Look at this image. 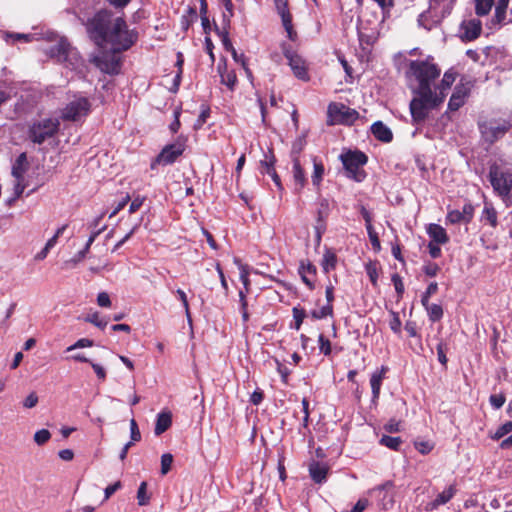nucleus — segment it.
<instances>
[{"mask_svg": "<svg viewBox=\"0 0 512 512\" xmlns=\"http://www.w3.org/2000/svg\"><path fill=\"white\" fill-rule=\"evenodd\" d=\"M440 75L441 69L431 58L409 62L406 79L414 95L409 106L414 122H423L431 110L444 102L457 74L449 69L441 79Z\"/></svg>", "mask_w": 512, "mask_h": 512, "instance_id": "f257e3e1", "label": "nucleus"}, {"mask_svg": "<svg viewBox=\"0 0 512 512\" xmlns=\"http://www.w3.org/2000/svg\"><path fill=\"white\" fill-rule=\"evenodd\" d=\"M87 30L98 45L106 42L114 52L129 49L137 40V33L130 30L121 17L110 22L107 11L98 12L87 25Z\"/></svg>", "mask_w": 512, "mask_h": 512, "instance_id": "f03ea898", "label": "nucleus"}, {"mask_svg": "<svg viewBox=\"0 0 512 512\" xmlns=\"http://www.w3.org/2000/svg\"><path fill=\"white\" fill-rule=\"evenodd\" d=\"M456 0H428V8L419 15L418 23L426 30L438 25L450 15Z\"/></svg>", "mask_w": 512, "mask_h": 512, "instance_id": "7ed1b4c3", "label": "nucleus"}, {"mask_svg": "<svg viewBox=\"0 0 512 512\" xmlns=\"http://www.w3.org/2000/svg\"><path fill=\"white\" fill-rule=\"evenodd\" d=\"M47 54L57 62L65 64L71 70H79L83 65V59L78 51L71 47L64 38L58 39L56 44L48 49Z\"/></svg>", "mask_w": 512, "mask_h": 512, "instance_id": "20e7f679", "label": "nucleus"}, {"mask_svg": "<svg viewBox=\"0 0 512 512\" xmlns=\"http://www.w3.org/2000/svg\"><path fill=\"white\" fill-rule=\"evenodd\" d=\"M495 0H475V12L478 16H485L490 11ZM510 0H496L494 21L499 25L512 22V7L508 11Z\"/></svg>", "mask_w": 512, "mask_h": 512, "instance_id": "39448f33", "label": "nucleus"}, {"mask_svg": "<svg viewBox=\"0 0 512 512\" xmlns=\"http://www.w3.org/2000/svg\"><path fill=\"white\" fill-rule=\"evenodd\" d=\"M346 175L357 182L365 179L366 173L363 166L367 162V156L360 151H347L340 155Z\"/></svg>", "mask_w": 512, "mask_h": 512, "instance_id": "423d86ee", "label": "nucleus"}, {"mask_svg": "<svg viewBox=\"0 0 512 512\" xmlns=\"http://www.w3.org/2000/svg\"><path fill=\"white\" fill-rule=\"evenodd\" d=\"M59 129V120L57 118H45L39 120L30 127V139L34 143L41 144L46 139L54 136Z\"/></svg>", "mask_w": 512, "mask_h": 512, "instance_id": "0eeeda50", "label": "nucleus"}, {"mask_svg": "<svg viewBox=\"0 0 512 512\" xmlns=\"http://www.w3.org/2000/svg\"><path fill=\"white\" fill-rule=\"evenodd\" d=\"M489 179L495 192L505 198L510 195L512 190V173L508 170H501L493 166L489 171Z\"/></svg>", "mask_w": 512, "mask_h": 512, "instance_id": "6e6552de", "label": "nucleus"}, {"mask_svg": "<svg viewBox=\"0 0 512 512\" xmlns=\"http://www.w3.org/2000/svg\"><path fill=\"white\" fill-rule=\"evenodd\" d=\"M186 141V137L179 136L174 143L166 145L152 163L151 168H154L155 164L166 166L174 163L183 154Z\"/></svg>", "mask_w": 512, "mask_h": 512, "instance_id": "1a4fd4ad", "label": "nucleus"}, {"mask_svg": "<svg viewBox=\"0 0 512 512\" xmlns=\"http://www.w3.org/2000/svg\"><path fill=\"white\" fill-rule=\"evenodd\" d=\"M90 109V101L86 97L77 96L64 107L62 118L69 121H79L89 114Z\"/></svg>", "mask_w": 512, "mask_h": 512, "instance_id": "9d476101", "label": "nucleus"}, {"mask_svg": "<svg viewBox=\"0 0 512 512\" xmlns=\"http://www.w3.org/2000/svg\"><path fill=\"white\" fill-rule=\"evenodd\" d=\"M328 124H352L358 117V113L344 104L331 103L328 106Z\"/></svg>", "mask_w": 512, "mask_h": 512, "instance_id": "9b49d317", "label": "nucleus"}, {"mask_svg": "<svg viewBox=\"0 0 512 512\" xmlns=\"http://www.w3.org/2000/svg\"><path fill=\"white\" fill-rule=\"evenodd\" d=\"M29 168L27 156L25 153H21L15 160L12 166V176L14 177V199L21 196L27 187V181L25 174Z\"/></svg>", "mask_w": 512, "mask_h": 512, "instance_id": "f8f14e48", "label": "nucleus"}, {"mask_svg": "<svg viewBox=\"0 0 512 512\" xmlns=\"http://www.w3.org/2000/svg\"><path fill=\"white\" fill-rule=\"evenodd\" d=\"M479 129L484 140L493 143L505 135L509 124L506 121L489 120L479 123Z\"/></svg>", "mask_w": 512, "mask_h": 512, "instance_id": "ddd939ff", "label": "nucleus"}, {"mask_svg": "<svg viewBox=\"0 0 512 512\" xmlns=\"http://www.w3.org/2000/svg\"><path fill=\"white\" fill-rule=\"evenodd\" d=\"M102 53L94 58L95 65L104 73L117 74L120 69V58L115 54Z\"/></svg>", "mask_w": 512, "mask_h": 512, "instance_id": "4468645a", "label": "nucleus"}, {"mask_svg": "<svg viewBox=\"0 0 512 512\" xmlns=\"http://www.w3.org/2000/svg\"><path fill=\"white\" fill-rule=\"evenodd\" d=\"M482 23L477 18L465 19L460 26L461 38L464 41H473L480 36Z\"/></svg>", "mask_w": 512, "mask_h": 512, "instance_id": "2eb2a0df", "label": "nucleus"}, {"mask_svg": "<svg viewBox=\"0 0 512 512\" xmlns=\"http://www.w3.org/2000/svg\"><path fill=\"white\" fill-rule=\"evenodd\" d=\"M329 213H330V203H329L328 199H326V198L319 199L318 204H317V211H316L317 219H316V224H315V231H316V236H317L318 241H320L321 236L326 229L325 221H326L327 217L329 216Z\"/></svg>", "mask_w": 512, "mask_h": 512, "instance_id": "dca6fc26", "label": "nucleus"}, {"mask_svg": "<svg viewBox=\"0 0 512 512\" xmlns=\"http://www.w3.org/2000/svg\"><path fill=\"white\" fill-rule=\"evenodd\" d=\"M394 487V483L392 481H386L383 484H380L373 489L369 490V494L378 493V497L380 498V506L382 509L387 510L391 508L394 504V499L389 491Z\"/></svg>", "mask_w": 512, "mask_h": 512, "instance_id": "f3484780", "label": "nucleus"}, {"mask_svg": "<svg viewBox=\"0 0 512 512\" xmlns=\"http://www.w3.org/2000/svg\"><path fill=\"white\" fill-rule=\"evenodd\" d=\"M469 93L470 87L468 84L461 83L456 85L448 102L449 110L457 111L460 107H462Z\"/></svg>", "mask_w": 512, "mask_h": 512, "instance_id": "a211bd4d", "label": "nucleus"}, {"mask_svg": "<svg viewBox=\"0 0 512 512\" xmlns=\"http://www.w3.org/2000/svg\"><path fill=\"white\" fill-rule=\"evenodd\" d=\"M285 56L294 75L300 80L307 81L309 76L305 60L299 55L290 52L285 53Z\"/></svg>", "mask_w": 512, "mask_h": 512, "instance_id": "6ab92c4d", "label": "nucleus"}, {"mask_svg": "<svg viewBox=\"0 0 512 512\" xmlns=\"http://www.w3.org/2000/svg\"><path fill=\"white\" fill-rule=\"evenodd\" d=\"M474 207L472 204H465L462 210H451L448 212L446 220L451 224L468 223L473 218Z\"/></svg>", "mask_w": 512, "mask_h": 512, "instance_id": "aec40b11", "label": "nucleus"}, {"mask_svg": "<svg viewBox=\"0 0 512 512\" xmlns=\"http://www.w3.org/2000/svg\"><path fill=\"white\" fill-rule=\"evenodd\" d=\"M328 471L329 467L324 463L312 462L309 465V473L311 478L314 482L319 484L326 481Z\"/></svg>", "mask_w": 512, "mask_h": 512, "instance_id": "412c9836", "label": "nucleus"}, {"mask_svg": "<svg viewBox=\"0 0 512 512\" xmlns=\"http://www.w3.org/2000/svg\"><path fill=\"white\" fill-rule=\"evenodd\" d=\"M371 132L376 139L382 142L389 143L392 141V131L381 121H377L371 126Z\"/></svg>", "mask_w": 512, "mask_h": 512, "instance_id": "4be33fe9", "label": "nucleus"}, {"mask_svg": "<svg viewBox=\"0 0 512 512\" xmlns=\"http://www.w3.org/2000/svg\"><path fill=\"white\" fill-rule=\"evenodd\" d=\"M217 69L221 77V83L227 86L230 90H233L237 83L235 72L227 69L226 62L220 63Z\"/></svg>", "mask_w": 512, "mask_h": 512, "instance_id": "5701e85b", "label": "nucleus"}, {"mask_svg": "<svg viewBox=\"0 0 512 512\" xmlns=\"http://www.w3.org/2000/svg\"><path fill=\"white\" fill-rule=\"evenodd\" d=\"M387 368L382 367L381 370L376 371L372 374L370 379V385L372 389V401L376 402L380 395V389L382 381L384 379Z\"/></svg>", "mask_w": 512, "mask_h": 512, "instance_id": "b1692460", "label": "nucleus"}, {"mask_svg": "<svg viewBox=\"0 0 512 512\" xmlns=\"http://www.w3.org/2000/svg\"><path fill=\"white\" fill-rule=\"evenodd\" d=\"M172 424V414L170 411H162L157 415L154 433L159 436L163 434Z\"/></svg>", "mask_w": 512, "mask_h": 512, "instance_id": "393cba45", "label": "nucleus"}, {"mask_svg": "<svg viewBox=\"0 0 512 512\" xmlns=\"http://www.w3.org/2000/svg\"><path fill=\"white\" fill-rule=\"evenodd\" d=\"M427 233L433 243L445 244L449 240L445 229L438 224H430L427 228Z\"/></svg>", "mask_w": 512, "mask_h": 512, "instance_id": "a878e982", "label": "nucleus"}, {"mask_svg": "<svg viewBox=\"0 0 512 512\" xmlns=\"http://www.w3.org/2000/svg\"><path fill=\"white\" fill-rule=\"evenodd\" d=\"M456 493V488L454 485L448 486L445 490L439 493L436 498L429 503L431 509H437L439 506L445 505L448 503Z\"/></svg>", "mask_w": 512, "mask_h": 512, "instance_id": "bb28decb", "label": "nucleus"}, {"mask_svg": "<svg viewBox=\"0 0 512 512\" xmlns=\"http://www.w3.org/2000/svg\"><path fill=\"white\" fill-rule=\"evenodd\" d=\"M274 156L265 155V159L261 161L262 172L271 176L275 184L281 188L280 178L274 169Z\"/></svg>", "mask_w": 512, "mask_h": 512, "instance_id": "cd10ccee", "label": "nucleus"}, {"mask_svg": "<svg viewBox=\"0 0 512 512\" xmlns=\"http://www.w3.org/2000/svg\"><path fill=\"white\" fill-rule=\"evenodd\" d=\"M299 273L303 282L309 287H313L314 276L316 273V268L310 262H302L299 268Z\"/></svg>", "mask_w": 512, "mask_h": 512, "instance_id": "c85d7f7f", "label": "nucleus"}, {"mask_svg": "<svg viewBox=\"0 0 512 512\" xmlns=\"http://www.w3.org/2000/svg\"><path fill=\"white\" fill-rule=\"evenodd\" d=\"M293 178L295 181V184L298 186L299 189H302L306 184V176L305 172L302 169L300 165V161L298 157H295L293 159Z\"/></svg>", "mask_w": 512, "mask_h": 512, "instance_id": "c756f323", "label": "nucleus"}, {"mask_svg": "<svg viewBox=\"0 0 512 512\" xmlns=\"http://www.w3.org/2000/svg\"><path fill=\"white\" fill-rule=\"evenodd\" d=\"M325 168L324 165L317 160L316 157L313 158V173L311 176V180L314 186L319 187L323 176H324Z\"/></svg>", "mask_w": 512, "mask_h": 512, "instance_id": "7c9ffc66", "label": "nucleus"}, {"mask_svg": "<svg viewBox=\"0 0 512 512\" xmlns=\"http://www.w3.org/2000/svg\"><path fill=\"white\" fill-rule=\"evenodd\" d=\"M425 310L427 311L428 317L432 322L439 321L443 316V309L438 304H430L427 303L423 305Z\"/></svg>", "mask_w": 512, "mask_h": 512, "instance_id": "2f4dec72", "label": "nucleus"}, {"mask_svg": "<svg viewBox=\"0 0 512 512\" xmlns=\"http://www.w3.org/2000/svg\"><path fill=\"white\" fill-rule=\"evenodd\" d=\"M482 218L486 220L492 227L497 225V212L491 204L485 203Z\"/></svg>", "mask_w": 512, "mask_h": 512, "instance_id": "473e14b6", "label": "nucleus"}, {"mask_svg": "<svg viewBox=\"0 0 512 512\" xmlns=\"http://www.w3.org/2000/svg\"><path fill=\"white\" fill-rule=\"evenodd\" d=\"M402 442L403 441L400 437H392V436H387V435H383L380 439L381 445H384L387 448L395 450V451H397L400 448Z\"/></svg>", "mask_w": 512, "mask_h": 512, "instance_id": "72a5a7b5", "label": "nucleus"}, {"mask_svg": "<svg viewBox=\"0 0 512 512\" xmlns=\"http://www.w3.org/2000/svg\"><path fill=\"white\" fill-rule=\"evenodd\" d=\"M336 255L327 250L324 255H323V259H322V267L324 269L325 272H329L330 270L334 269L335 268V265H336Z\"/></svg>", "mask_w": 512, "mask_h": 512, "instance_id": "f704fd0d", "label": "nucleus"}, {"mask_svg": "<svg viewBox=\"0 0 512 512\" xmlns=\"http://www.w3.org/2000/svg\"><path fill=\"white\" fill-rule=\"evenodd\" d=\"M510 432H512V421H507L498 427V429L493 434H491L490 437L493 440H499Z\"/></svg>", "mask_w": 512, "mask_h": 512, "instance_id": "c9c22d12", "label": "nucleus"}, {"mask_svg": "<svg viewBox=\"0 0 512 512\" xmlns=\"http://www.w3.org/2000/svg\"><path fill=\"white\" fill-rule=\"evenodd\" d=\"M87 256L80 251H78L72 258L64 261L63 268L64 269H73L75 268L79 263H81Z\"/></svg>", "mask_w": 512, "mask_h": 512, "instance_id": "e433bc0d", "label": "nucleus"}, {"mask_svg": "<svg viewBox=\"0 0 512 512\" xmlns=\"http://www.w3.org/2000/svg\"><path fill=\"white\" fill-rule=\"evenodd\" d=\"M231 53V56L232 58L234 59V61L236 63H239L245 70V73L247 75L248 78H252V72L251 70L247 67V63H246V58L244 56V54H238V52L236 51V49H232L231 51H229Z\"/></svg>", "mask_w": 512, "mask_h": 512, "instance_id": "4c0bfd02", "label": "nucleus"}, {"mask_svg": "<svg viewBox=\"0 0 512 512\" xmlns=\"http://www.w3.org/2000/svg\"><path fill=\"white\" fill-rule=\"evenodd\" d=\"M332 313H333V306H332V304L327 303L326 305L322 306L321 308L313 310L311 312V315L315 319H322V318L332 315Z\"/></svg>", "mask_w": 512, "mask_h": 512, "instance_id": "58836bf2", "label": "nucleus"}, {"mask_svg": "<svg viewBox=\"0 0 512 512\" xmlns=\"http://www.w3.org/2000/svg\"><path fill=\"white\" fill-rule=\"evenodd\" d=\"M138 505L145 506L149 503V496L147 495V483L142 482L137 491Z\"/></svg>", "mask_w": 512, "mask_h": 512, "instance_id": "ea45409f", "label": "nucleus"}, {"mask_svg": "<svg viewBox=\"0 0 512 512\" xmlns=\"http://www.w3.org/2000/svg\"><path fill=\"white\" fill-rule=\"evenodd\" d=\"M414 447L419 453L426 455L433 450L434 444L430 441H415Z\"/></svg>", "mask_w": 512, "mask_h": 512, "instance_id": "a19ab883", "label": "nucleus"}, {"mask_svg": "<svg viewBox=\"0 0 512 512\" xmlns=\"http://www.w3.org/2000/svg\"><path fill=\"white\" fill-rule=\"evenodd\" d=\"M85 321H87L89 323H92V324H94L95 326H97V327H99L101 329H104L107 326V324H108L107 320L100 318L98 312H94L93 314L88 315L85 318Z\"/></svg>", "mask_w": 512, "mask_h": 512, "instance_id": "79ce46f5", "label": "nucleus"}, {"mask_svg": "<svg viewBox=\"0 0 512 512\" xmlns=\"http://www.w3.org/2000/svg\"><path fill=\"white\" fill-rule=\"evenodd\" d=\"M50 438H51V433L47 429L38 430L34 434V441L38 445L45 444L46 442L49 441Z\"/></svg>", "mask_w": 512, "mask_h": 512, "instance_id": "37998d69", "label": "nucleus"}, {"mask_svg": "<svg viewBox=\"0 0 512 512\" xmlns=\"http://www.w3.org/2000/svg\"><path fill=\"white\" fill-rule=\"evenodd\" d=\"M173 462V456L169 453H165L161 456V474L166 475L170 469Z\"/></svg>", "mask_w": 512, "mask_h": 512, "instance_id": "c03bdc74", "label": "nucleus"}, {"mask_svg": "<svg viewBox=\"0 0 512 512\" xmlns=\"http://www.w3.org/2000/svg\"><path fill=\"white\" fill-rule=\"evenodd\" d=\"M305 316H306V314L303 309H300L298 307L293 308L294 328L296 330L300 329Z\"/></svg>", "mask_w": 512, "mask_h": 512, "instance_id": "a18cd8bd", "label": "nucleus"}, {"mask_svg": "<svg viewBox=\"0 0 512 512\" xmlns=\"http://www.w3.org/2000/svg\"><path fill=\"white\" fill-rule=\"evenodd\" d=\"M366 230H367L370 242H371V244L373 246V249L375 251H379L380 248H381V245H380V241H379L378 235L375 232L373 226L369 225V227H366Z\"/></svg>", "mask_w": 512, "mask_h": 512, "instance_id": "49530a36", "label": "nucleus"}, {"mask_svg": "<svg viewBox=\"0 0 512 512\" xmlns=\"http://www.w3.org/2000/svg\"><path fill=\"white\" fill-rule=\"evenodd\" d=\"M437 290H438V284L436 282L430 283L429 286L427 287L426 291L422 295V298H421L422 305H426L427 303H429V298L433 294H435L437 292Z\"/></svg>", "mask_w": 512, "mask_h": 512, "instance_id": "de8ad7c7", "label": "nucleus"}, {"mask_svg": "<svg viewBox=\"0 0 512 512\" xmlns=\"http://www.w3.org/2000/svg\"><path fill=\"white\" fill-rule=\"evenodd\" d=\"M282 23H283V26H284V28H285V30L287 32L288 38L290 40H294L295 37H296V33L293 30L291 15H286L285 18H282Z\"/></svg>", "mask_w": 512, "mask_h": 512, "instance_id": "09e8293b", "label": "nucleus"}, {"mask_svg": "<svg viewBox=\"0 0 512 512\" xmlns=\"http://www.w3.org/2000/svg\"><path fill=\"white\" fill-rule=\"evenodd\" d=\"M176 294L183 305V308L185 310V314H186L188 321L191 322L190 309H189V304H188L186 293L182 289H177Z\"/></svg>", "mask_w": 512, "mask_h": 512, "instance_id": "8fccbe9b", "label": "nucleus"}, {"mask_svg": "<svg viewBox=\"0 0 512 512\" xmlns=\"http://www.w3.org/2000/svg\"><path fill=\"white\" fill-rule=\"evenodd\" d=\"M221 2L225 8V12L223 13L224 21L229 24L230 18L233 16V3L231 0H221Z\"/></svg>", "mask_w": 512, "mask_h": 512, "instance_id": "3c124183", "label": "nucleus"}, {"mask_svg": "<svg viewBox=\"0 0 512 512\" xmlns=\"http://www.w3.org/2000/svg\"><path fill=\"white\" fill-rule=\"evenodd\" d=\"M6 39H12V42H16V41H24V42H29L33 39V35L32 34H23V33H10V34H6Z\"/></svg>", "mask_w": 512, "mask_h": 512, "instance_id": "603ef678", "label": "nucleus"}, {"mask_svg": "<svg viewBox=\"0 0 512 512\" xmlns=\"http://www.w3.org/2000/svg\"><path fill=\"white\" fill-rule=\"evenodd\" d=\"M318 343L319 349L324 355H329L331 353V343L322 334L319 335Z\"/></svg>", "mask_w": 512, "mask_h": 512, "instance_id": "864d4df0", "label": "nucleus"}, {"mask_svg": "<svg viewBox=\"0 0 512 512\" xmlns=\"http://www.w3.org/2000/svg\"><path fill=\"white\" fill-rule=\"evenodd\" d=\"M130 434H131V441L132 443L138 442L141 439V433L139 431L138 425L135 421V419L130 420Z\"/></svg>", "mask_w": 512, "mask_h": 512, "instance_id": "5fc2aeb1", "label": "nucleus"}, {"mask_svg": "<svg viewBox=\"0 0 512 512\" xmlns=\"http://www.w3.org/2000/svg\"><path fill=\"white\" fill-rule=\"evenodd\" d=\"M274 2H275L276 9H277L279 15L281 16V19L285 18L286 15H291L287 8V6H288L287 0H274Z\"/></svg>", "mask_w": 512, "mask_h": 512, "instance_id": "6e6d98bb", "label": "nucleus"}, {"mask_svg": "<svg viewBox=\"0 0 512 512\" xmlns=\"http://www.w3.org/2000/svg\"><path fill=\"white\" fill-rule=\"evenodd\" d=\"M391 315H392V319L389 322V326L393 332L400 333L402 323L399 318V315L396 312H391Z\"/></svg>", "mask_w": 512, "mask_h": 512, "instance_id": "4d7b16f0", "label": "nucleus"}, {"mask_svg": "<svg viewBox=\"0 0 512 512\" xmlns=\"http://www.w3.org/2000/svg\"><path fill=\"white\" fill-rule=\"evenodd\" d=\"M93 345V341L87 338H81L78 341H76L73 345L69 346L67 348V351H72L79 348H86L91 347Z\"/></svg>", "mask_w": 512, "mask_h": 512, "instance_id": "13d9d810", "label": "nucleus"}, {"mask_svg": "<svg viewBox=\"0 0 512 512\" xmlns=\"http://www.w3.org/2000/svg\"><path fill=\"white\" fill-rule=\"evenodd\" d=\"M505 400L506 399H505L504 395H502V394H493L489 398L490 404L495 409H500L504 405Z\"/></svg>", "mask_w": 512, "mask_h": 512, "instance_id": "bf43d9fd", "label": "nucleus"}, {"mask_svg": "<svg viewBox=\"0 0 512 512\" xmlns=\"http://www.w3.org/2000/svg\"><path fill=\"white\" fill-rule=\"evenodd\" d=\"M122 487L120 481H117L109 486H107L104 490V501L108 500L116 491H118Z\"/></svg>", "mask_w": 512, "mask_h": 512, "instance_id": "052dcab7", "label": "nucleus"}, {"mask_svg": "<svg viewBox=\"0 0 512 512\" xmlns=\"http://www.w3.org/2000/svg\"><path fill=\"white\" fill-rule=\"evenodd\" d=\"M38 403V396L35 392H31L23 401V406L27 409L35 407Z\"/></svg>", "mask_w": 512, "mask_h": 512, "instance_id": "680f3d73", "label": "nucleus"}, {"mask_svg": "<svg viewBox=\"0 0 512 512\" xmlns=\"http://www.w3.org/2000/svg\"><path fill=\"white\" fill-rule=\"evenodd\" d=\"M440 268L436 263L429 262L423 267V271L427 276L434 277L438 274Z\"/></svg>", "mask_w": 512, "mask_h": 512, "instance_id": "e2e57ef3", "label": "nucleus"}, {"mask_svg": "<svg viewBox=\"0 0 512 512\" xmlns=\"http://www.w3.org/2000/svg\"><path fill=\"white\" fill-rule=\"evenodd\" d=\"M97 304L100 307L108 308L111 306V300L107 292H100L97 295Z\"/></svg>", "mask_w": 512, "mask_h": 512, "instance_id": "0e129e2a", "label": "nucleus"}, {"mask_svg": "<svg viewBox=\"0 0 512 512\" xmlns=\"http://www.w3.org/2000/svg\"><path fill=\"white\" fill-rule=\"evenodd\" d=\"M275 364L277 371L281 375L282 381L286 383L288 380V376L290 375V370L286 366L281 364L277 359L275 360Z\"/></svg>", "mask_w": 512, "mask_h": 512, "instance_id": "69168bd1", "label": "nucleus"}, {"mask_svg": "<svg viewBox=\"0 0 512 512\" xmlns=\"http://www.w3.org/2000/svg\"><path fill=\"white\" fill-rule=\"evenodd\" d=\"M367 274L371 280V282L376 285L378 279L377 267L375 264H369L366 267Z\"/></svg>", "mask_w": 512, "mask_h": 512, "instance_id": "338daca9", "label": "nucleus"}, {"mask_svg": "<svg viewBox=\"0 0 512 512\" xmlns=\"http://www.w3.org/2000/svg\"><path fill=\"white\" fill-rule=\"evenodd\" d=\"M368 506V499L360 498L350 512H363Z\"/></svg>", "mask_w": 512, "mask_h": 512, "instance_id": "774afa93", "label": "nucleus"}]
</instances>
